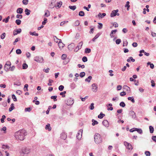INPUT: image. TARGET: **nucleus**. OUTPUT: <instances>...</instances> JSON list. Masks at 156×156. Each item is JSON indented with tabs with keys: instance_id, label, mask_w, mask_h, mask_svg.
Listing matches in <instances>:
<instances>
[{
	"instance_id": "nucleus-28",
	"label": "nucleus",
	"mask_w": 156,
	"mask_h": 156,
	"mask_svg": "<svg viewBox=\"0 0 156 156\" xmlns=\"http://www.w3.org/2000/svg\"><path fill=\"white\" fill-rule=\"evenodd\" d=\"M117 31V30H112L111 31V33H110V36L111 37H114V36L112 35V34H113V33H115Z\"/></svg>"
},
{
	"instance_id": "nucleus-57",
	"label": "nucleus",
	"mask_w": 156,
	"mask_h": 156,
	"mask_svg": "<svg viewBox=\"0 0 156 156\" xmlns=\"http://www.w3.org/2000/svg\"><path fill=\"white\" fill-rule=\"evenodd\" d=\"M85 73L84 72H82L80 73V76L81 77H83L85 75Z\"/></svg>"
},
{
	"instance_id": "nucleus-24",
	"label": "nucleus",
	"mask_w": 156,
	"mask_h": 156,
	"mask_svg": "<svg viewBox=\"0 0 156 156\" xmlns=\"http://www.w3.org/2000/svg\"><path fill=\"white\" fill-rule=\"evenodd\" d=\"M14 104L12 103L11 105V107L9 108V112L12 111L14 109L15 107L14 106Z\"/></svg>"
},
{
	"instance_id": "nucleus-16",
	"label": "nucleus",
	"mask_w": 156,
	"mask_h": 156,
	"mask_svg": "<svg viewBox=\"0 0 156 156\" xmlns=\"http://www.w3.org/2000/svg\"><path fill=\"white\" fill-rule=\"evenodd\" d=\"M61 137L62 139L65 140L66 139L67 136L65 133H62L61 134Z\"/></svg>"
},
{
	"instance_id": "nucleus-53",
	"label": "nucleus",
	"mask_w": 156,
	"mask_h": 156,
	"mask_svg": "<svg viewBox=\"0 0 156 156\" xmlns=\"http://www.w3.org/2000/svg\"><path fill=\"white\" fill-rule=\"evenodd\" d=\"M21 82L19 81H18L16 82H15L14 83V85H16L17 86H20L21 85Z\"/></svg>"
},
{
	"instance_id": "nucleus-61",
	"label": "nucleus",
	"mask_w": 156,
	"mask_h": 156,
	"mask_svg": "<svg viewBox=\"0 0 156 156\" xmlns=\"http://www.w3.org/2000/svg\"><path fill=\"white\" fill-rule=\"evenodd\" d=\"M145 154L146 156H150L151 155L150 152L149 151H146Z\"/></svg>"
},
{
	"instance_id": "nucleus-55",
	"label": "nucleus",
	"mask_w": 156,
	"mask_h": 156,
	"mask_svg": "<svg viewBox=\"0 0 156 156\" xmlns=\"http://www.w3.org/2000/svg\"><path fill=\"white\" fill-rule=\"evenodd\" d=\"M5 35H6L5 33H3L1 35V38L2 39H4L5 36Z\"/></svg>"
},
{
	"instance_id": "nucleus-44",
	"label": "nucleus",
	"mask_w": 156,
	"mask_h": 156,
	"mask_svg": "<svg viewBox=\"0 0 156 156\" xmlns=\"http://www.w3.org/2000/svg\"><path fill=\"white\" fill-rule=\"evenodd\" d=\"M57 98V96H53L51 97V99H53L54 100V101H57V99H56Z\"/></svg>"
},
{
	"instance_id": "nucleus-58",
	"label": "nucleus",
	"mask_w": 156,
	"mask_h": 156,
	"mask_svg": "<svg viewBox=\"0 0 156 156\" xmlns=\"http://www.w3.org/2000/svg\"><path fill=\"white\" fill-rule=\"evenodd\" d=\"M80 24V22L79 20H76L74 23V25L75 26H78Z\"/></svg>"
},
{
	"instance_id": "nucleus-42",
	"label": "nucleus",
	"mask_w": 156,
	"mask_h": 156,
	"mask_svg": "<svg viewBox=\"0 0 156 156\" xmlns=\"http://www.w3.org/2000/svg\"><path fill=\"white\" fill-rule=\"evenodd\" d=\"M53 82V80L51 79H49V83H48V85L49 86H52L51 83Z\"/></svg>"
},
{
	"instance_id": "nucleus-50",
	"label": "nucleus",
	"mask_w": 156,
	"mask_h": 156,
	"mask_svg": "<svg viewBox=\"0 0 156 156\" xmlns=\"http://www.w3.org/2000/svg\"><path fill=\"white\" fill-rule=\"evenodd\" d=\"M12 98L13 100H14V101H17L16 98L14 94H13L12 95Z\"/></svg>"
},
{
	"instance_id": "nucleus-34",
	"label": "nucleus",
	"mask_w": 156,
	"mask_h": 156,
	"mask_svg": "<svg viewBox=\"0 0 156 156\" xmlns=\"http://www.w3.org/2000/svg\"><path fill=\"white\" fill-rule=\"evenodd\" d=\"M69 8L71 10L74 11L76 9V6L75 5H74L73 6H69Z\"/></svg>"
},
{
	"instance_id": "nucleus-43",
	"label": "nucleus",
	"mask_w": 156,
	"mask_h": 156,
	"mask_svg": "<svg viewBox=\"0 0 156 156\" xmlns=\"http://www.w3.org/2000/svg\"><path fill=\"white\" fill-rule=\"evenodd\" d=\"M15 22L17 25H20L21 24V21L20 20H16Z\"/></svg>"
},
{
	"instance_id": "nucleus-9",
	"label": "nucleus",
	"mask_w": 156,
	"mask_h": 156,
	"mask_svg": "<svg viewBox=\"0 0 156 156\" xmlns=\"http://www.w3.org/2000/svg\"><path fill=\"white\" fill-rule=\"evenodd\" d=\"M54 41L55 42L58 43V46L60 48H62L64 47V44L62 43L61 40H59L58 41H56L55 39H54Z\"/></svg>"
},
{
	"instance_id": "nucleus-11",
	"label": "nucleus",
	"mask_w": 156,
	"mask_h": 156,
	"mask_svg": "<svg viewBox=\"0 0 156 156\" xmlns=\"http://www.w3.org/2000/svg\"><path fill=\"white\" fill-rule=\"evenodd\" d=\"M82 132V130H80L78 132L77 134L76 137L78 139H80L81 138Z\"/></svg>"
},
{
	"instance_id": "nucleus-48",
	"label": "nucleus",
	"mask_w": 156,
	"mask_h": 156,
	"mask_svg": "<svg viewBox=\"0 0 156 156\" xmlns=\"http://www.w3.org/2000/svg\"><path fill=\"white\" fill-rule=\"evenodd\" d=\"M66 93V91H64L62 92H61L60 93V95H62V97H65V94Z\"/></svg>"
},
{
	"instance_id": "nucleus-22",
	"label": "nucleus",
	"mask_w": 156,
	"mask_h": 156,
	"mask_svg": "<svg viewBox=\"0 0 156 156\" xmlns=\"http://www.w3.org/2000/svg\"><path fill=\"white\" fill-rule=\"evenodd\" d=\"M62 4V2L61 1L57 2L56 3V5L55 6L56 7H58V8H60Z\"/></svg>"
},
{
	"instance_id": "nucleus-17",
	"label": "nucleus",
	"mask_w": 156,
	"mask_h": 156,
	"mask_svg": "<svg viewBox=\"0 0 156 156\" xmlns=\"http://www.w3.org/2000/svg\"><path fill=\"white\" fill-rule=\"evenodd\" d=\"M45 129H48L49 131H50L51 130V128L50 126V124H48L47 125H46Z\"/></svg>"
},
{
	"instance_id": "nucleus-45",
	"label": "nucleus",
	"mask_w": 156,
	"mask_h": 156,
	"mask_svg": "<svg viewBox=\"0 0 156 156\" xmlns=\"http://www.w3.org/2000/svg\"><path fill=\"white\" fill-rule=\"evenodd\" d=\"M6 118V116L5 115H3L2 116V118L1 119V122L3 123L4 122V119Z\"/></svg>"
},
{
	"instance_id": "nucleus-62",
	"label": "nucleus",
	"mask_w": 156,
	"mask_h": 156,
	"mask_svg": "<svg viewBox=\"0 0 156 156\" xmlns=\"http://www.w3.org/2000/svg\"><path fill=\"white\" fill-rule=\"evenodd\" d=\"M119 105L120 106L124 107L125 106V104L123 102H121L120 103Z\"/></svg>"
},
{
	"instance_id": "nucleus-3",
	"label": "nucleus",
	"mask_w": 156,
	"mask_h": 156,
	"mask_svg": "<svg viewBox=\"0 0 156 156\" xmlns=\"http://www.w3.org/2000/svg\"><path fill=\"white\" fill-rule=\"evenodd\" d=\"M31 151V149L29 147L23 148L21 150V153L23 154H28Z\"/></svg>"
},
{
	"instance_id": "nucleus-26",
	"label": "nucleus",
	"mask_w": 156,
	"mask_h": 156,
	"mask_svg": "<svg viewBox=\"0 0 156 156\" xmlns=\"http://www.w3.org/2000/svg\"><path fill=\"white\" fill-rule=\"evenodd\" d=\"M25 12H26L25 14L27 15H29L30 14V11L28 9H26L25 11Z\"/></svg>"
},
{
	"instance_id": "nucleus-32",
	"label": "nucleus",
	"mask_w": 156,
	"mask_h": 156,
	"mask_svg": "<svg viewBox=\"0 0 156 156\" xmlns=\"http://www.w3.org/2000/svg\"><path fill=\"white\" fill-rule=\"evenodd\" d=\"M150 132L151 133H153L154 129L153 127L151 126L149 127Z\"/></svg>"
},
{
	"instance_id": "nucleus-5",
	"label": "nucleus",
	"mask_w": 156,
	"mask_h": 156,
	"mask_svg": "<svg viewBox=\"0 0 156 156\" xmlns=\"http://www.w3.org/2000/svg\"><path fill=\"white\" fill-rule=\"evenodd\" d=\"M11 63L10 62H7L5 64L4 69L5 71H8L11 68Z\"/></svg>"
},
{
	"instance_id": "nucleus-18",
	"label": "nucleus",
	"mask_w": 156,
	"mask_h": 156,
	"mask_svg": "<svg viewBox=\"0 0 156 156\" xmlns=\"http://www.w3.org/2000/svg\"><path fill=\"white\" fill-rule=\"evenodd\" d=\"M23 9L21 8H19L17 9L16 12L18 13L21 14L23 12Z\"/></svg>"
},
{
	"instance_id": "nucleus-59",
	"label": "nucleus",
	"mask_w": 156,
	"mask_h": 156,
	"mask_svg": "<svg viewBox=\"0 0 156 156\" xmlns=\"http://www.w3.org/2000/svg\"><path fill=\"white\" fill-rule=\"evenodd\" d=\"M94 103H92L90 104V109L92 110L94 108Z\"/></svg>"
},
{
	"instance_id": "nucleus-38",
	"label": "nucleus",
	"mask_w": 156,
	"mask_h": 156,
	"mask_svg": "<svg viewBox=\"0 0 156 156\" xmlns=\"http://www.w3.org/2000/svg\"><path fill=\"white\" fill-rule=\"evenodd\" d=\"M91 76H89L87 78L85 79V81H87L88 82H90V80H91Z\"/></svg>"
},
{
	"instance_id": "nucleus-4",
	"label": "nucleus",
	"mask_w": 156,
	"mask_h": 156,
	"mask_svg": "<svg viewBox=\"0 0 156 156\" xmlns=\"http://www.w3.org/2000/svg\"><path fill=\"white\" fill-rule=\"evenodd\" d=\"M34 60L39 62H42L43 61V58L40 56H36L34 58Z\"/></svg>"
},
{
	"instance_id": "nucleus-33",
	"label": "nucleus",
	"mask_w": 156,
	"mask_h": 156,
	"mask_svg": "<svg viewBox=\"0 0 156 156\" xmlns=\"http://www.w3.org/2000/svg\"><path fill=\"white\" fill-rule=\"evenodd\" d=\"M50 15V12L48 10H47L45 12L44 14V16L48 17Z\"/></svg>"
},
{
	"instance_id": "nucleus-25",
	"label": "nucleus",
	"mask_w": 156,
	"mask_h": 156,
	"mask_svg": "<svg viewBox=\"0 0 156 156\" xmlns=\"http://www.w3.org/2000/svg\"><path fill=\"white\" fill-rule=\"evenodd\" d=\"M135 129V131H137V132L138 133H139L140 134H141L142 133V130L141 129L136 128V129Z\"/></svg>"
},
{
	"instance_id": "nucleus-39",
	"label": "nucleus",
	"mask_w": 156,
	"mask_h": 156,
	"mask_svg": "<svg viewBox=\"0 0 156 156\" xmlns=\"http://www.w3.org/2000/svg\"><path fill=\"white\" fill-rule=\"evenodd\" d=\"M128 99L129 100H130L133 103H134L135 102V101L134 99L132 97H129L128 98Z\"/></svg>"
},
{
	"instance_id": "nucleus-46",
	"label": "nucleus",
	"mask_w": 156,
	"mask_h": 156,
	"mask_svg": "<svg viewBox=\"0 0 156 156\" xmlns=\"http://www.w3.org/2000/svg\"><path fill=\"white\" fill-rule=\"evenodd\" d=\"M98 24L99 25L98 26V28L99 29H101L102 28L103 24L101 23H99Z\"/></svg>"
},
{
	"instance_id": "nucleus-49",
	"label": "nucleus",
	"mask_w": 156,
	"mask_h": 156,
	"mask_svg": "<svg viewBox=\"0 0 156 156\" xmlns=\"http://www.w3.org/2000/svg\"><path fill=\"white\" fill-rule=\"evenodd\" d=\"M82 60L84 62H86L87 61V59L86 57L84 56L82 58Z\"/></svg>"
},
{
	"instance_id": "nucleus-51",
	"label": "nucleus",
	"mask_w": 156,
	"mask_h": 156,
	"mask_svg": "<svg viewBox=\"0 0 156 156\" xmlns=\"http://www.w3.org/2000/svg\"><path fill=\"white\" fill-rule=\"evenodd\" d=\"M16 52L17 54H20L21 53L22 51L20 49H18L16 50Z\"/></svg>"
},
{
	"instance_id": "nucleus-2",
	"label": "nucleus",
	"mask_w": 156,
	"mask_h": 156,
	"mask_svg": "<svg viewBox=\"0 0 156 156\" xmlns=\"http://www.w3.org/2000/svg\"><path fill=\"white\" fill-rule=\"evenodd\" d=\"M94 140L96 144H99L102 142V139L99 133H96L94 135Z\"/></svg>"
},
{
	"instance_id": "nucleus-23",
	"label": "nucleus",
	"mask_w": 156,
	"mask_h": 156,
	"mask_svg": "<svg viewBox=\"0 0 156 156\" xmlns=\"http://www.w3.org/2000/svg\"><path fill=\"white\" fill-rule=\"evenodd\" d=\"M83 44V42L82 41H81L78 44L77 46V47L78 48H79V49H80L82 48Z\"/></svg>"
},
{
	"instance_id": "nucleus-21",
	"label": "nucleus",
	"mask_w": 156,
	"mask_h": 156,
	"mask_svg": "<svg viewBox=\"0 0 156 156\" xmlns=\"http://www.w3.org/2000/svg\"><path fill=\"white\" fill-rule=\"evenodd\" d=\"M100 33H98L92 39V41H94L95 39H97L100 35Z\"/></svg>"
},
{
	"instance_id": "nucleus-31",
	"label": "nucleus",
	"mask_w": 156,
	"mask_h": 156,
	"mask_svg": "<svg viewBox=\"0 0 156 156\" xmlns=\"http://www.w3.org/2000/svg\"><path fill=\"white\" fill-rule=\"evenodd\" d=\"M129 1L127 2L126 4L125 5V7H127V10H129V8L130 7V5H129Z\"/></svg>"
},
{
	"instance_id": "nucleus-15",
	"label": "nucleus",
	"mask_w": 156,
	"mask_h": 156,
	"mask_svg": "<svg viewBox=\"0 0 156 156\" xmlns=\"http://www.w3.org/2000/svg\"><path fill=\"white\" fill-rule=\"evenodd\" d=\"M102 123L105 127H108L109 126L108 122L106 120H104L102 122Z\"/></svg>"
},
{
	"instance_id": "nucleus-63",
	"label": "nucleus",
	"mask_w": 156,
	"mask_h": 156,
	"mask_svg": "<svg viewBox=\"0 0 156 156\" xmlns=\"http://www.w3.org/2000/svg\"><path fill=\"white\" fill-rule=\"evenodd\" d=\"M6 128L5 126L3 127L2 128L0 129L1 131H4V133H5L6 132Z\"/></svg>"
},
{
	"instance_id": "nucleus-56",
	"label": "nucleus",
	"mask_w": 156,
	"mask_h": 156,
	"mask_svg": "<svg viewBox=\"0 0 156 156\" xmlns=\"http://www.w3.org/2000/svg\"><path fill=\"white\" fill-rule=\"evenodd\" d=\"M64 88V87L63 85H60L58 87V89L60 91H62Z\"/></svg>"
},
{
	"instance_id": "nucleus-64",
	"label": "nucleus",
	"mask_w": 156,
	"mask_h": 156,
	"mask_svg": "<svg viewBox=\"0 0 156 156\" xmlns=\"http://www.w3.org/2000/svg\"><path fill=\"white\" fill-rule=\"evenodd\" d=\"M22 17H23L22 15H21L17 14L16 16V18H17L21 19H22Z\"/></svg>"
},
{
	"instance_id": "nucleus-41",
	"label": "nucleus",
	"mask_w": 156,
	"mask_h": 156,
	"mask_svg": "<svg viewBox=\"0 0 156 156\" xmlns=\"http://www.w3.org/2000/svg\"><path fill=\"white\" fill-rule=\"evenodd\" d=\"M28 85L27 84H26L24 85V91H28Z\"/></svg>"
},
{
	"instance_id": "nucleus-12",
	"label": "nucleus",
	"mask_w": 156,
	"mask_h": 156,
	"mask_svg": "<svg viewBox=\"0 0 156 156\" xmlns=\"http://www.w3.org/2000/svg\"><path fill=\"white\" fill-rule=\"evenodd\" d=\"M129 114L131 116L133 119H135L136 117V115L134 112L133 111H131L129 112Z\"/></svg>"
},
{
	"instance_id": "nucleus-19",
	"label": "nucleus",
	"mask_w": 156,
	"mask_h": 156,
	"mask_svg": "<svg viewBox=\"0 0 156 156\" xmlns=\"http://www.w3.org/2000/svg\"><path fill=\"white\" fill-rule=\"evenodd\" d=\"M76 86L75 83H73L70 85V87L72 89H74L76 87Z\"/></svg>"
},
{
	"instance_id": "nucleus-60",
	"label": "nucleus",
	"mask_w": 156,
	"mask_h": 156,
	"mask_svg": "<svg viewBox=\"0 0 156 156\" xmlns=\"http://www.w3.org/2000/svg\"><path fill=\"white\" fill-rule=\"evenodd\" d=\"M68 22V21H64L63 22H62L60 23V26H62L64 24H65L67 23Z\"/></svg>"
},
{
	"instance_id": "nucleus-40",
	"label": "nucleus",
	"mask_w": 156,
	"mask_h": 156,
	"mask_svg": "<svg viewBox=\"0 0 156 156\" xmlns=\"http://www.w3.org/2000/svg\"><path fill=\"white\" fill-rule=\"evenodd\" d=\"M49 7L50 8H53L55 6V5L54 3L51 2V3L49 5Z\"/></svg>"
},
{
	"instance_id": "nucleus-8",
	"label": "nucleus",
	"mask_w": 156,
	"mask_h": 156,
	"mask_svg": "<svg viewBox=\"0 0 156 156\" xmlns=\"http://www.w3.org/2000/svg\"><path fill=\"white\" fill-rule=\"evenodd\" d=\"M66 102V104L68 105H72L74 103V101L73 99L70 98L68 99Z\"/></svg>"
},
{
	"instance_id": "nucleus-27",
	"label": "nucleus",
	"mask_w": 156,
	"mask_h": 156,
	"mask_svg": "<svg viewBox=\"0 0 156 156\" xmlns=\"http://www.w3.org/2000/svg\"><path fill=\"white\" fill-rule=\"evenodd\" d=\"M92 125L93 126H94L95 125L98 124V122L94 119H92Z\"/></svg>"
},
{
	"instance_id": "nucleus-13",
	"label": "nucleus",
	"mask_w": 156,
	"mask_h": 156,
	"mask_svg": "<svg viewBox=\"0 0 156 156\" xmlns=\"http://www.w3.org/2000/svg\"><path fill=\"white\" fill-rule=\"evenodd\" d=\"M75 47V44L74 43H72L68 46V49L70 50H72L73 48H74Z\"/></svg>"
},
{
	"instance_id": "nucleus-7",
	"label": "nucleus",
	"mask_w": 156,
	"mask_h": 156,
	"mask_svg": "<svg viewBox=\"0 0 156 156\" xmlns=\"http://www.w3.org/2000/svg\"><path fill=\"white\" fill-rule=\"evenodd\" d=\"M124 144L126 146V148L129 150H132L133 148L132 145L126 142H124Z\"/></svg>"
},
{
	"instance_id": "nucleus-37",
	"label": "nucleus",
	"mask_w": 156,
	"mask_h": 156,
	"mask_svg": "<svg viewBox=\"0 0 156 156\" xmlns=\"http://www.w3.org/2000/svg\"><path fill=\"white\" fill-rule=\"evenodd\" d=\"M84 12L83 11H80L79 13V15L81 16H84Z\"/></svg>"
},
{
	"instance_id": "nucleus-29",
	"label": "nucleus",
	"mask_w": 156,
	"mask_h": 156,
	"mask_svg": "<svg viewBox=\"0 0 156 156\" xmlns=\"http://www.w3.org/2000/svg\"><path fill=\"white\" fill-rule=\"evenodd\" d=\"M105 116V114H103L102 113H100V114L98 115V117L99 119H102Z\"/></svg>"
},
{
	"instance_id": "nucleus-20",
	"label": "nucleus",
	"mask_w": 156,
	"mask_h": 156,
	"mask_svg": "<svg viewBox=\"0 0 156 156\" xmlns=\"http://www.w3.org/2000/svg\"><path fill=\"white\" fill-rule=\"evenodd\" d=\"M123 89L127 91H130V88L126 85H124L123 87Z\"/></svg>"
},
{
	"instance_id": "nucleus-35",
	"label": "nucleus",
	"mask_w": 156,
	"mask_h": 156,
	"mask_svg": "<svg viewBox=\"0 0 156 156\" xmlns=\"http://www.w3.org/2000/svg\"><path fill=\"white\" fill-rule=\"evenodd\" d=\"M2 148L5 149H9V147L8 145H3L2 146Z\"/></svg>"
},
{
	"instance_id": "nucleus-6",
	"label": "nucleus",
	"mask_w": 156,
	"mask_h": 156,
	"mask_svg": "<svg viewBox=\"0 0 156 156\" xmlns=\"http://www.w3.org/2000/svg\"><path fill=\"white\" fill-rule=\"evenodd\" d=\"M119 11L118 9H116V10H114L112 11L110 14V16L111 17H113L115 16L116 15L118 16L119 15V13H117Z\"/></svg>"
},
{
	"instance_id": "nucleus-52",
	"label": "nucleus",
	"mask_w": 156,
	"mask_h": 156,
	"mask_svg": "<svg viewBox=\"0 0 156 156\" xmlns=\"http://www.w3.org/2000/svg\"><path fill=\"white\" fill-rule=\"evenodd\" d=\"M28 2V0H23L22 1L23 4L25 5H27Z\"/></svg>"
},
{
	"instance_id": "nucleus-47",
	"label": "nucleus",
	"mask_w": 156,
	"mask_h": 156,
	"mask_svg": "<svg viewBox=\"0 0 156 156\" xmlns=\"http://www.w3.org/2000/svg\"><path fill=\"white\" fill-rule=\"evenodd\" d=\"M28 65L26 63H23V69H26L27 68Z\"/></svg>"
},
{
	"instance_id": "nucleus-14",
	"label": "nucleus",
	"mask_w": 156,
	"mask_h": 156,
	"mask_svg": "<svg viewBox=\"0 0 156 156\" xmlns=\"http://www.w3.org/2000/svg\"><path fill=\"white\" fill-rule=\"evenodd\" d=\"M21 32V29L20 28L19 29L17 30H14L13 33L14 35H16L17 34H19Z\"/></svg>"
},
{
	"instance_id": "nucleus-36",
	"label": "nucleus",
	"mask_w": 156,
	"mask_h": 156,
	"mask_svg": "<svg viewBox=\"0 0 156 156\" xmlns=\"http://www.w3.org/2000/svg\"><path fill=\"white\" fill-rule=\"evenodd\" d=\"M91 51V49L90 48H86L85 50V52L86 53H89Z\"/></svg>"
},
{
	"instance_id": "nucleus-30",
	"label": "nucleus",
	"mask_w": 156,
	"mask_h": 156,
	"mask_svg": "<svg viewBox=\"0 0 156 156\" xmlns=\"http://www.w3.org/2000/svg\"><path fill=\"white\" fill-rule=\"evenodd\" d=\"M29 34L30 35H34L36 36H37L38 35V34L36 33L35 32H29Z\"/></svg>"
},
{
	"instance_id": "nucleus-54",
	"label": "nucleus",
	"mask_w": 156,
	"mask_h": 156,
	"mask_svg": "<svg viewBox=\"0 0 156 156\" xmlns=\"http://www.w3.org/2000/svg\"><path fill=\"white\" fill-rule=\"evenodd\" d=\"M116 43L117 44H119L121 42V40L120 39H118L116 40Z\"/></svg>"
},
{
	"instance_id": "nucleus-10",
	"label": "nucleus",
	"mask_w": 156,
	"mask_h": 156,
	"mask_svg": "<svg viewBox=\"0 0 156 156\" xmlns=\"http://www.w3.org/2000/svg\"><path fill=\"white\" fill-rule=\"evenodd\" d=\"M92 89L93 92H96L98 90V85L96 83H93L92 85Z\"/></svg>"
},
{
	"instance_id": "nucleus-1",
	"label": "nucleus",
	"mask_w": 156,
	"mask_h": 156,
	"mask_svg": "<svg viewBox=\"0 0 156 156\" xmlns=\"http://www.w3.org/2000/svg\"><path fill=\"white\" fill-rule=\"evenodd\" d=\"M27 135L25 130H20L15 133L14 136L17 140H23L25 139V136Z\"/></svg>"
}]
</instances>
